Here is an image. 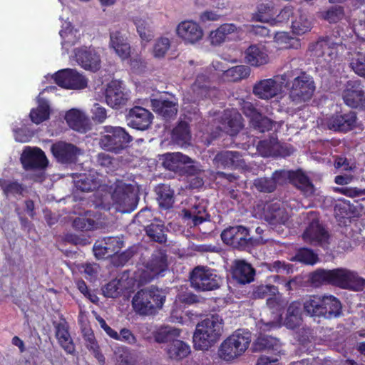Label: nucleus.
<instances>
[{
    "instance_id": "obj_33",
    "label": "nucleus",
    "mask_w": 365,
    "mask_h": 365,
    "mask_svg": "<svg viewBox=\"0 0 365 365\" xmlns=\"http://www.w3.org/2000/svg\"><path fill=\"white\" fill-rule=\"evenodd\" d=\"M191 162V158L181 153H167L165 155L163 165L167 170L177 172L181 170L183 166Z\"/></svg>"
},
{
    "instance_id": "obj_16",
    "label": "nucleus",
    "mask_w": 365,
    "mask_h": 365,
    "mask_svg": "<svg viewBox=\"0 0 365 365\" xmlns=\"http://www.w3.org/2000/svg\"><path fill=\"white\" fill-rule=\"evenodd\" d=\"M264 220L269 223L272 229L280 228L284 225L288 220L289 215L281 203L278 201L267 202L264 207Z\"/></svg>"
},
{
    "instance_id": "obj_15",
    "label": "nucleus",
    "mask_w": 365,
    "mask_h": 365,
    "mask_svg": "<svg viewBox=\"0 0 365 365\" xmlns=\"http://www.w3.org/2000/svg\"><path fill=\"white\" fill-rule=\"evenodd\" d=\"M153 120L150 111L141 106L131 108L125 115L128 127L138 130H145L149 128Z\"/></svg>"
},
{
    "instance_id": "obj_61",
    "label": "nucleus",
    "mask_w": 365,
    "mask_h": 365,
    "mask_svg": "<svg viewBox=\"0 0 365 365\" xmlns=\"http://www.w3.org/2000/svg\"><path fill=\"white\" fill-rule=\"evenodd\" d=\"M334 210L335 217L339 220L341 219H349L351 217V206L349 202L345 200L336 203Z\"/></svg>"
},
{
    "instance_id": "obj_52",
    "label": "nucleus",
    "mask_w": 365,
    "mask_h": 365,
    "mask_svg": "<svg viewBox=\"0 0 365 365\" xmlns=\"http://www.w3.org/2000/svg\"><path fill=\"white\" fill-rule=\"evenodd\" d=\"M225 74L230 81L236 82L247 78L250 74V68L244 65L236 66L227 69Z\"/></svg>"
},
{
    "instance_id": "obj_22",
    "label": "nucleus",
    "mask_w": 365,
    "mask_h": 365,
    "mask_svg": "<svg viewBox=\"0 0 365 365\" xmlns=\"http://www.w3.org/2000/svg\"><path fill=\"white\" fill-rule=\"evenodd\" d=\"M77 63L85 70L96 72L101 68V58L93 50L87 48H79L75 50Z\"/></svg>"
},
{
    "instance_id": "obj_54",
    "label": "nucleus",
    "mask_w": 365,
    "mask_h": 365,
    "mask_svg": "<svg viewBox=\"0 0 365 365\" xmlns=\"http://www.w3.org/2000/svg\"><path fill=\"white\" fill-rule=\"evenodd\" d=\"M344 8L339 5L331 6L322 14L323 19L330 24L339 22L344 18Z\"/></svg>"
},
{
    "instance_id": "obj_27",
    "label": "nucleus",
    "mask_w": 365,
    "mask_h": 365,
    "mask_svg": "<svg viewBox=\"0 0 365 365\" xmlns=\"http://www.w3.org/2000/svg\"><path fill=\"white\" fill-rule=\"evenodd\" d=\"M215 159L218 164L225 168L236 169L243 168L245 165V161L238 151H221L216 155Z\"/></svg>"
},
{
    "instance_id": "obj_47",
    "label": "nucleus",
    "mask_w": 365,
    "mask_h": 365,
    "mask_svg": "<svg viewBox=\"0 0 365 365\" xmlns=\"http://www.w3.org/2000/svg\"><path fill=\"white\" fill-rule=\"evenodd\" d=\"M51 108L46 101L41 102L36 108H32L29 113L31 120L38 125L50 117Z\"/></svg>"
},
{
    "instance_id": "obj_11",
    "label": "nucleus",
    "mask_w": 365,
    "mask_h": 365,
    "mask_svg": "<svg viewBox=\"0 0 365 365\" xmlns=\"http://www.w3.org/2000/svg\"><path fill=\"white\" fill-rule=\"evenodd\" d=\"M314 56L322 58L327 63L334 61L338 57L340 50L344 51L341 41L336 42L331 36L319 38L318 41L309 46Z\"/></svg>"
},
{
    "instance_id": "obj_58",
    "label": "nucleus",
    "mask_w": 365,
    "mask_h": 365,
    "mask_svg": "<svg viewBox=\"0 0 365 365\" xmlns=\"http://www.w3.org/2000/svg\"><path fill=\"white\" fill-rule=\"evenodd\" d=\"M279 349V340L270 336H262L258 337L255 343V349Z\"/></svg>"
},
{
    "instance_id": "obj_35",
    "label": "nucleus",
    "mask_w": 365,
    "mask_h": 365,
    "mask_svg": "<svg viewBox=\"0 0 365 365\" xmlns=\"http://www.w3.org/2000/svg\"><path fill=\"white\" fill-rule=\"evenodd\" d=\"M151 106L156 113L166 120L174 117L178 112L176 104L169 100L153 99Z\"/></svg>"
},
{
    "instance_id": "obj_64",
    "label": "nucleus",
    "mask_w": 365,
    "mask_h": 365,
    "mask_svg": "<svg viewBox=\"0 0 365 365\" xmlns=\"http://www.w3.org/2000/svg\"><path fill=\"white\" fill-rule=\"evenodd\" d=\"M73 227L78 230H91L95 227V221L92 219L78 217L73 222Z\"/></svg>"
},
{
    "instance_id": "obj_36",
    "label": "nucleus",
    "mask_w": 365,
    "mask_h": 365,
    "mask_svg": "<svg viewBox=\"0 0 365 365\" xmlns=\"http://www.w3.org/2000/svg\"><path fill=\"white\" fill-rule=\"evenodd\" d=\"M123 247L124 242L121 237L109 236L98 239L93 251H120Z\"/></svg>"
},
{
    "instance_id": "obj_23",
    "label": "nucleus",
    "mask_w": 365,
    "mask_h": 365,
    "mask_svg": "<svg viewBox=\"0 0 365 365\" xmlns=\"http://www.w3.org/2000/svg\"><path fill=\"white\" fill-rule=\"evenodd\" d=\"M245 62L252 67H260L269 62L268 50L262 44H252L245 51Z\"/></svg>"
},
{
    "instance_id": "obj_40",
    "label": "nucleus",
    "mask_w": 365,
    "mask_h": 365,
    "mask_svg": "<svg viewBox=\"0 0 365 365\" xmlns=\"http://www.w3.org/2000/svg\"><path fill=\"white\" fill-rule=\"evenodd\" d=\"M323 296L311 295L304 302V311L310 317H322Z\"/></svg>"
},
{
    "instance_id": "obj_46",
    "label": "nucleus",
    "mask_w": 365,
    "mask_h": 365,
    "mask_svg": "<svg viewBox=\"0 0 365 365\" xmlns=\"http://www.w3.org/2000/svg\"><path fill=\"white\" fill-rule=\"evenodd\" d=\"M222 120L230 128L232 135L237 133L243 127L241 114L237 110H225Z\"/></svg>"
},
{
    "instance_id": "obj_10",
    "label": "nucleus",
    "mask_w": 365,
    "mask_h": 365,
    "mask_svg": "<svg viewBox=\"0 0 365 365\" xmlns=\"http://www.w3.org/2000/svg\"><path fill=\"white\" fill-rule=\"evenodd\" d=\"M190 281L193 289L201 292L217 289L222 282V278L213 270L201 266L193 269Z\"/></svg>"
},
{
    "instance_id": "obj_41",
    "label": "nucleus",
    "mask_w": 365,
    "mask_h": 365,
    "mask_svg": "<svg viewBox=\"0 0 365 365\" xmlns=\"http://www.w3.org/2000/svg\"><path fill=\"white\" fill-rule=\"evenodd\" d=\"M237 32L238 29L235 24H223L210 33L211 43L214 45H219L225 41L228 35Z\"/></svg>"
},
{
    "instance_id": "obj_17",
    "label": "nucleus",
    "mask_w": 365,
    "mask_h": 365,
    "mask_svg": "<svg viewBox=\"0 0 365 365\" xmlns=\"http://www.w3.org/2000/svg\"><path fill=\"white\" fill-rule=\"evenodd\" d=\"M51 151L58 163L66 165L75 163L80 153V149L77 146L63 141L53 143Z\"/></svg>"
},
{
    "instance_id": "obj_31",
    "label": "nucleus",
    "mask_w": 365,
    "mask_h": 365,
    "mask_svg": "<svg viewBox=\"0 0 365 365\" xmlns=\"http://www.w3.org/2000/svg\"><path fill=\"white\" fill-rule=\"evenodd\" d=\"M56 336L60 346L69 354H73L76 351L75 345L68 331V326L66 322H62L55 325Z\"/></svg>"
},
{
    "instance_id": "obj_28",
    "label": "nucleus",
    "mask_w": 365,
    "mask_h": 365,
    "mask_svg": "<svg viewBox=\"0 0 365 365\" xmlns=\"http://www.w3.org/2000/svg\"><path fill=\"white\" fill-rule=\"evenodd\" d=\"M110 44L122 60L128 59L130 56V46L127 37L120 31L110 33Z\"/></svg>"
},
{
    "instance_id": "obj_38",
    "label": "nucleus",
    "mask_w": 365,
    "mask_h": 365,
    "mask_svg": "<svg viewBox=\"0 0 365 365\" xmlns=\"http://www.w3.org/2000/svg\"><path fill=\"white\" fill-rule=\"evenodd\" d=\"M190 352L189 345L178 339L169 344L166 348V353L170 359L180 361L187 357Z\"/></svg>"
},
{
    "instance_id": "obj_4",
    "label": "nucleus",
    "mask_w": 365,
    "mask_h": 365,
    "mask_svg": "<svg viewBox=\"0 0 365 365\" xmlns=\"http://www.w3.org/2000/svg\"><path fill=\"white\" fill-rule=\"evenodd\" d=\"M166 297L165 290L151 286L138 291L133 297L132 304L140 315H153L162 309Z\"/></svg>"
},
{
    "instance_id": "obj_25",
    "label": "nucleus",
    "mask_w": 365,
    "mask_h": 365,
    "mask_svg": "<svg viewBox=\"0 0 365 365\" xmlns=\"http://www.w3.org/2000/svg\"><path fill=\"white\" fill-rule=\"evenodd\" d=\"M279 93L277 81L267 78L257 82L253 86V93L259 98L269 100Z\"/></svg>"
},
{
    "instance_id": "obj_55",
    "label": "nucleus",
    "mask_w": 365,
    "mask_h": 365,
    "mask_svg": "<svg viewBox=\"0 0 365 365\" xmlns=\"http://www.w3.org/2000/svg\"><path fill=\"white\" fill-rule=\"evenodd\" d=\"M350 67L358 76L365 77V52L354 53L351 59Z\"/></svg>"
},
{
    "instance_id": "obj_42",
    "label": "nucleus",
    "mask_w": 365,
    "mask_h": 365,
    "mask_svg": "<svg viewBox=\"0 0 365 365\" xmlns=\"http://www.w3.org/2000/svg\"><path fill=\"white\" fill-rule=\"evenodd\" d=\"M145 232L147 236L151 241L158 242L160 244L166 242L165 227L161 221L152 222L145 227Z\"/></svg>"
},
{
    "instance_id": "obj_24",
    "label": "nucleus",
    "mask_w": 365,
    "mask_h": 365,
    "mask_svg": "<svg viewBox=\"0 0 365 365\" xmlns=\"http://www.w3.org/2000/svg\"><path fill=\"white\" fill-rule=\"evenodd\" d=\"M64 118L68 125L73 130L85 133L90 129L89 119L83 111L77 108L68 110Z\"/></svg>"
},
{
    "instance_id": "obj_56",
    "label": "nucleus",
    "mask_w": 365,
    "mask_h": 365,
    "mask_svg": "<svg viewBox=\"0 0 365 365\" xmlns=\"http://www.w3.org/2000/svg\"><path fill=\"white\" fill-rule=\"evenodd\" d=\"M292 29L297 35H302L312 29V22L307 17L300 15L298 19L292 21Z\"/></svg>"
},
{
    "instance_id": "obj_12",
    "label": "nucleus",
    "mask_w": 365,
    "mask_h": 365,
    "mask_svg": "<svg viewBox=\"0 0 365 365\" xmlns=\"http://www.w3.org/2000/svg\"><path fill=\"white\" fill-rule=\"evenodd\" d=\"M53 78L58 86L66 89H83L88 86L87 78L72 68L59 70Z\"/></svg>"
},
{
    "instance_id": "obj_48",
    "label": "nucleus",
    "mask_w": 365,
    "mask_h": 365,
    "mask_svg": "<svg viewBox=\"0 0 365 365\" xmlns=\"http://www.w3.org/2000/svg\"><path fill=\"white\" fill-rule=\"evenodd\" d=\"M125 274L120 279H115L106 284L103 288L102 292L106 297L115 298L118 297L123 291L126 289L124 280Z\"/></svg>"
},
{
    "instance_id": "obj_34",
    "label": "nucleus",
    "mask_w": 365,
    "mask_h": 365,
    "mask_svg": "<svg viewBox=\"0 0 365 365\" xmlns=\"http://www.w3.org/2000/svg\"><path fill=\"white\" fill-rule=\"evenodd\" d=\"M75 187L77 190L88 192L98 187L97 178L87 173L73 174Z\"/></svg>"
},
{
    "instance_id": "obj_14",
    "label": "nucleus",
    "mask_w": 365,
    "mask_h": 365,
    "mask_svg": "<svg viewBox=\"0 0 365 365\" xmlns=\"http://www.w3.org/2000/svg\"><path fill=\"white\" fill-rule=\"evenodd\" d=\"M356 120L354 111L336 112L327 118L326 125L331 130L346 133L355 128Z\"/></svg>"
},
{
    "instance_id": "obj_39",
    "label": "nucleus",
    "mask_w": 365,
    "mask_h": 365,
    "mask_svg": "<svg viewBox=\"0 0 365 365\" xmlns=\"http://www.w3.org/2000/svg\"><path fill=\"white\" fill-rule=\"evenodd\" d=\"M323 314L325 318L339 317L341 312L340 301L333 295H323Z\"/></svg>"
},
{
    "instance_id": "obj_9",
    "label": "nucleus",
    "mask_w": 365,
    "mask_h": 365,
    "mask_svg": "<svg viewBox=\"0 0 365 365\" xmlns=\"http://www.w3.org/2000/svg\"><path fill=\"white\" fill-rule=\"evenodd\" d=\"M112 200L119 212L130 213L137 207L139 197L133 185L120 182L114 189Z\"/></svg>"
},
{
    "instance_id": "obj_60",
    "label": "nucleus",
    "mask_w": 365,
    "mask_h": 365,
    "mask_svg": "<svg viewBox=\"0 0 365 365\" xmlns=\"http://www.w3.org/2000/svg\"><path fill=\"white\" fill-rule=\"evenodd\" d=\"M252 127L260 133L269 131L272 129L274 122L269 118L261 113L259 118H256L252 123Z\"/></svg>"
},
{
    "instance_id": "obj_18",
    "label": "nucleus",
    "mask_w": 365,
    "mask_h": 365,
    "mask_svg": "<svg viewBox=\"0 0 365 365\" xmlns=\"http://www.w3.org/2000/svg\"><path fill=\"white\" fill-rule=\"evenodd\" d=\"M303 238L313 245L321 246L324 249L329 245V234L319 220H312L304 230Z\"/></svg>"
},
{
    "instance_id": "obj_2",
    "label": "nucleus",
    "mask_w": 365,
    "mask_h": 365,
    "mask_svg": "<svg viewBox=\"0 0 365 365\" xmlns=\"http://www.w3.org/2000/svg\"><path fill=\"white\" fill-rule=\"evenodd\" d=\"M310 281L315 287L323 284H332L359 291L365 286V279L359 277L354 272L342 268L332 270L317 269L311 274Z\"/></svg>"
},
{
    "instance_id": "obj_53",
    "label": "nucleus",
    "mask_w": 365,
    "mask_h": 365,
    "mask_svg": "<svg viewBox=\"0 0 365 365\" xmlns=\"http://www.w3.org/2000/svg\"><path fill=\"white\" fill-rule=\"evenodd\" d=\"M0 187L4 194L9 195H22L24 191V185L17 181H11L4 178H0Z\"/></svg>"
},
{
    "instance_id": "obj_3",
    "label": "nucleus",
    "mask_w": 365,
    "mask_h": 365,
    "mask_svg": "<svg viewBox=\"0 0 365 365\" xmlns=\"http://www.w3.org/2000/svg\"><path fill=\"white\" fill-rule=\"evenodd\" d=\"M222 318L217 314H212L198 323L193 335L195 348L207 350L212 346L222 335Z\"/></svg>"
},
{
    "instance_id": "obj_13",
    "label": "nucleus",
    "mask_w": 365,
    "mask_h": 365,
    "mask_svg": "<svg viewBox=\"0 0 365 365\" xmlns=\"http://www.w3.org/2000/svg\"><path fill=\"white\" fill-rule=\"evenodd\" d=\"M342 98L349 107L365 110V91L361 81H348L342 92Z\"/></svg>"
},
{
    "instance_id": "obj_8",
    "label": "nucleus",
    "mask_w": 365,
    "mask_h": 365,
    "mask_svg": "<svg viewBox=\"0 0 365 365\" xmlns=\"http://www.w3.org/2000/svg\"><path fill=\"white\" fill-rule=\"evenodd\" d=\"M222 242L233 249H250L255 245L263 244L262 238L254 239L250 237L249 230L242 226H230L225 229L221 233Z\"/></svg>"
},
{
    "instance_id": "obj_50",
    "label": "nucleus",
    "mask_w": 365,
    "mask_h": 365,
    "mask_svg": "<svg viewBox=\"0 0 365 365\" xmlns=\"http://www.w3.org/2000/svg\"><path fill=\"white\" fill-rule=\"evenodd\" d=\"M279 142L275 138L259 140L257 145V150L263 157L274 156Z\"/></svg>"
},
{
    "instance_id": "obj_26",
    "label": "nucleus",
    "mask_w": 365,
    "mask_h": 365,
    "mask_svg": "<svg viewBox=\"0 0 365 365\" xmlns=\"http://www.w3.org/2000/svg\"><path fill=\"white\" fill-rule=\"evenodd\" d=\"M288 178L289 182L300 190L305 196L308 197L314 194V185L302 170L289 171Z\"/></svg>"
},
{
    "instance_id": "obj_5",
    "label": "nucleus",
    "mask_w": 365,
    "mask_h": 365,
    "mask_svg": "<svg viewBox=\"0 0 365 365\" xmlns=\"http://www.w3.org/2000/svg\"><path fill=\"white\" fill-rule=\"evenodd\" d=\"M133 139L123 127L105 125L100 133L99 145L106 151L118 154L128 147Z\"/></svg>"
},
{
    "instance_id": "obj_32",
    "label": "nucleus",
    "mask_w": 365,
    "mask_h": 365,
    "mask_svg": "<svg viewBox=\"0 0 365 365\" xmlns=\"http://www.w3.org/2000/svg\"><path fill=\"white\" fill-rule=\"evenodd\" d=\"M275 14L274 2L267 1L257 5L255 12L252 14V19L257 22H269L273 21Z\"/></svg>"
},
{
    "instance_id": "obj_7",
    "label": "nucleus",
    "mask_w": 365,
    "mask_h": 365,
    "mask_svg": "<svg viewBox=\"0 0 365 365\" xmlns=\"http://www.w3.org/2000/svg\"><path fill=\"white\" fill-rule=\"evenodd\" d=\"M168 266V260L165 252H153L135 272V279L140 284H147L165 272Z\"/></svg>"
},
{
    "instance_id": "obj_43",
    "label": "nucleus",
    "mask_w": 365,
    "mask_h": 365,
    "mask_svg": "<svg viewBox=\"0 0 365 365\" xmlns=\"http://www.w3.org/2000/svg\"><path fill=\"white\" fill-rule=\"evenodd\" d=\"M180 331L178 329L165 326L159 328L154 334L155 341L158 343H172L180 336Z\"/></svg>"
},
{
    "instance_id": "obj_29",
    "label": "nucleus",
    "mask_w": 365,
    "mask_h": 365,
    "mask_svg": "<svg viewBox=\"0 0 365 365\" xmlns=\"http://www.w3.org/2000/svg\"><path fill=\"white\" fill-rule=\"evenodd\" d=\"M255 270L251 264L244 260L235 261L232 269V277L238 283L245 284L254 280Z\"/></svg>"
},
{
    "instance_id": "obj_20",
    "label": "nucleus",
    "mask_w": 365,
    "mask_h": 365,
    "mask_svg": "<svg viewBox=\"0 0 365 365\" xmlns=\"http://www.w3.org/2000/svg\"><path fill=\"white\" fill-rule=\"evenodd\" d=\"M21 162L26 170L42 169L46 168L48 164L44 152L38 148L29 150H25L21 156Z\"/></svg>"
},
{
    "instance_id": "obj_49",
    "label": "nucleus",
    "mask_w": 365,
    "mask_h": 365,
    "mask_svg": "<svg viewBox=\"0 0 365 365\" xmlns=\"http://www.w3.org/2000/svg\"><path fill=\"white\" fill-rule=\"evenodd\" d=\"M158 200L160 207L168 209L174 203V192L169 185L163 184L157 187Z\"/></svg>"
},
{
    "instance_id": "obj_19",
    "label": "nucleus",
    "mask_w": 365,
    "mask_h": 365,
    "mask_svg": "<svg viewBox=\"0 0 365 365\" xmlns=\"http://www.w3.org/2000/svg\"><path fill=\"white\" fill-rule=\"evenodd\" d=\"M105 98L107 104L113 108H119L125 105L128 100L127 93L123 91L121 82L116 80L108 83Z\"/></svg>"
},
{
    "instance_id": "obj_44",
    "label": "nucleus",
    "mask_w": 365,
    "mask_h": 365,
    "mask_svg": "<svg viewBox=\"0 0 365 365\" xmlns=\"http://www.w3.org/2000/svg\"><path fill=\"white\" fill-rule=\"evenodd\" d=\"M301 322V304L298 302H293L287 308L284 324L289 329L299 326Z\"/></svg>"
},
{
    "instance_id": "obj_62",
    "label": "nucleus",
    "mask_w": 365,
    "mask_h": 365,
    "mask_svg": "<svg viewBox=\"0 0 365 365\" xmlns=\"http://www.w3.org/2000/svg\"><path fill=\"white\" fill-rule=\"evenodd\" d=\"M170 41L168 38L161 37L158 39L153 47V55L155 58H163L170 48Z\"/></svg>"
},
{
    "instance_id": "obj_1",
    "label": "nucleus",
    "mask_w": 365,
    "mask_h": 365,
    "mask_svg": "<svg viewBox=\"0 0 365 365\" xmlns=\"http://www.w3.org/2000/svg\"><path fill=\"white\" fill-rule=\"evenodd\" d=\"M281 85L287 91L289 100L296 106L309 101L316 86L313 78L305 71L290 69L277 76Z\"/></svg>"
},
{
    "instance_id": "obj_59",
    "label": "nucleus",
    "mask_w": 365,
    "mask_h": 365,
    "mask_svg": "<svg viewBox=\"0 0 365 365\" xmlns=\"http://www.w3.org/2000/svg\"><path fill=\"white\" fill-rule=\"evenodd\" d=\"M134 24L141 39L147 42L150 41L153 38V33L146 21L140 18H136L134 19Z\"/></svg>"
},
{
    "instance_id": "obj_51",
    "label": "nucleus",
    "mask_w": 365,
    "mask_h": 365,
    "mask_svg": "<svg viewBox=\"0 0 365 365\" xmlns=\"http://www.w3.org/2000/svg\"><path fill=\"white\" fill-rule=\"evenodd\" d=\"M172 138L178 143H186L190 138L189 124L185 121H180L173 128Z\"/></svg>"
},
{
    "instance_id": "obj_63",
    "label": "nucleus",
    "mask_w": 365,
    "mask_h": 365,
    "mask_svg": "<svg viewBox=\"0 0 365 365\" xmlns=\"http://www.w3.org/2000/svg\"><path fill=\"white\" fill-rule=\"evenodd\" d=\"M241 110L243 114L250 119V123L256 118H259L261 114L255 105L250 101H243L241 103Z\"/></svg>"
},
{
    "instance_id": "obj_45",
    "label": "nucleus",
    "mask_w": 365,
    "mask_h": 365,
    "mask_svg": "<svg viewBox=\"0 0 365 365\" xmlns=\"http://www.w3.org/2000/svg\"><path fill=\"white\" fill-rule=\"evenodd\" d=\"M83 334L87 349L92 351L98 362L101 365H103L105 363V357L99 351V346L93 331L90 329L84 328L83 329Z\"/></svg>"
},
{
    "instance_id": "obj_37",
    "label": "nucleus",
    "mask_w": 365,
    "mask_h": 365,
    "mask_svg": "<svg viewBox=\"0 0 365 365\" xmlns=\"http://www.w3.org/2000/svg\"><path fill=\"white\" fill-rule=\"evenodd\" d=\"M282 171H274L271 178H258L254 180L255 188L261 192H272L277 187V182L282 177Z\"/></svg>"
},
{
    "instance_id": "obj_6",
    "label": "nucleus",
    "mask_w": 365,
    "mask_h": 365,
    "mask_svg": "<svg viewBox=\"0 0 365 365\" xmlns=\"http://www.w3.org/2000/svg\"><path fill=\"white\" fill-rule=\"evenodd\" d=\"M250 341L248 331L237 330L221 344L218 354L225 361H232L245 353Z\"/></svg>"
},
{
    "instance_id": "obj_21",
    "label": "nucleus",
    "mask_w": 365,
    "mask_h": 365,
    "mask_svg": "<svg viewBox=\"0 0 365 365\" xmlns=\"http://www.w3.org/2000/svg\"><path fill=\"white\" fill-rule=\"evenodd\" d=\"M178 36L185 43H195L202 39L203 31L198 24L193 21H183L176 29Z\"/></svg>"
},
{
    "instance_id": "obj_30",
    "label": "nucleus",
    "mask_w": 365,
    "mask_h": 365,
    "mask_svg": "<svg viewBox=\"0 0 365 365\" xmlns=\"http://www.w3.org/2000/svg\"><path fill=\"white\" fill-rule=\"evenodd\" d=\"M182 212L184 213V218L192 220L195 226L209 220L210 217L204 204L197 200L191 204L190 208L184 209Z\"/></svg>"
},
{
    "instance_id": "obj_57",
    "label": "nucleus",
    "mask_w": 365,
    "mask_h": 365,
    "mask_svg": "<svg viewBox=\"0 0 365 365\" xmlns=\"http://www.w3.org/2000/svg\"><path fill=\"white\" fill-rule=\"evenodd\" d=\"M279 294L277 287L274 285H259L253 289L252 297L255 299H263L268 296H274Z\"/></svg>"
}]
</instances>
